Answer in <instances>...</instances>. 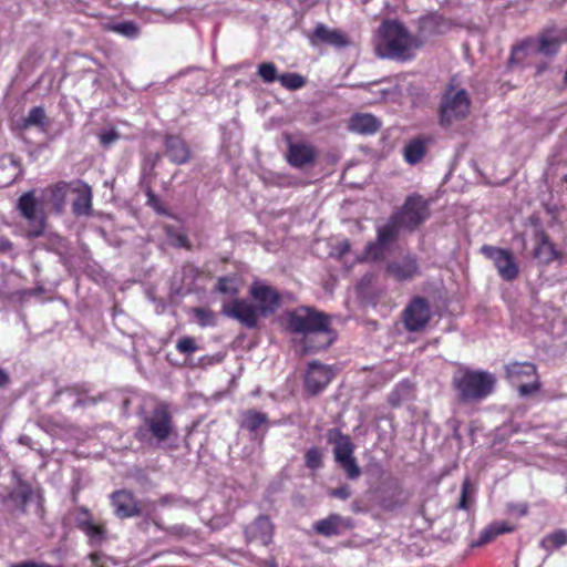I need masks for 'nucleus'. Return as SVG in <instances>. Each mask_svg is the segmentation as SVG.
<instances>
[{"label": "nucleus", "mask_w": 567, "mask_h": 567, "mask_svg": "<svg viewBox=\"0 0 567 567\" xmlns=\"http://www.w3.org/2000/svg\"><path fill=\"white\" fill-rule=\"evenodd\" d=\"M287 328L301 334L307 352L327 349L336 339L328 316L309 307H298L287 312Z\"/></svg>", "instance_id": "nucleus-1"}, {"label": "nucleus", "mask_w": 567, "mask_h": 567, "mask_svg": "<svg viewBox=\"0 0 567 567\" xmlns=\"http://www.w3.org/2000/svg\"><path fill=\"white\" fill-rule=\"evenodd\" d=\"M420 43L410 35L403 24L395 20L385 21L379 30L375 52L383 59L406 60Z\"/></svg>", "instance_id": "nucleus-2"}, {"label": "nucleus", "mask_w": 567, "mask_h": 567, "mask_svg": "<svg viewBox=\"0 0 567 567\" xmlns=\"http://www.w3.org/2000/svg\"><path fill=\"white\" fill-rule=\"evenodd\" d=\"M495 384V375L482 370L461 369L453 377V385L463 402L482 401L493 393Z\"/></svg>", "instance_id": "nucleus-3"}, {"label": "nucleus", "mask_w": 567, "mask_h": 567, "mask_svg": "<svg viewBox=\"0 0 567 567\" xmlns=\"http://www.w3.org/2000/svg\"><path fill=\"white\" fill-rule=\"evenodd\" d=\"M328 442L333 444L334 461L344 471L349 480H357L361 475V468L357 463L354 444L349 435L343 434L339 429H330L327 433Z\"/></svg>", "instance_id": "nucleus-4"}, {"label": "nucleus", "mask_w": 567, "mask_h": 567, "mask_svg": "<svg viewBox=\"0 0 567 567\" xmlns=\"http://www.w3.org/2000/svg\"><path fill=\"white\" fill-rule=\"evenodd\" d=\"M173 420L166 404H158L152 413L144 419L143 425L136 431V437L140 441H148L152 437L157 442H163L169 437L173 432Z\"/></svg>", "instance_id": "nucleus-5"}, {"label": "nucleus", "mask_w": 567, "mask_h": 567, "mask_svg": "<svg viewBox=\"0 0 567 567\" xmlns=\"http://www.w3.org/2000/svg\"><path fill=\"white\" fill-rule=\"evenodd\" d=\"M402 229L414 230L430 216L429 202L419 194L410 195L393 215Z\"/></svg>", "instance_id": "nucleus-6"}, {"label": "nucleus", "mask_w": 567, "mask_h": 567, "mask_svg": "<svg viewBox=\"0 0 567 567\" xmlns=\"http://www.w3.org/2000/svg\"><path fill=\"white\" fill-rule=\"evenodd\" d=\"M17 208L31 227L29 237H40L44 233L47 218L42 199L38 200L35 192L29 190L19 197Z\"/></svg>", "instance_id": "nucleus-7"}, {"label": "nucleus", "mask_w": 567, "mask_h": 567, "mask_svg": "<svg viewBox=\"0 0 567 567\" xmlns=\"http://www.w3.org/2000/svg\"><path fill=\"white\" fill-rule=\"evenodd\" d=\"M506 379L516 386L520 396H527L538 391L539 382L536 367L529 362H513L505 365Z\"/></svg>", "instance_id": "nucleus-8"}, {"label": "nucleus", "mask_w": 567, "mask_h": 567, "mask_svg": "<svg viewBox=\"0 0 567 567\" xmlns=\"http://www.w3.org/2000/svg\"><path fill=\"white\" fill-rule=\"evenodd\" d=\"M471 100L464 89H450L441 102V121L450 124L464 118L470 113Z\"/></svg>", "instance_id": "nucleus-9"}, {"label": "nucleus", "mask_w": 567, "mask_h": 567, "mask_svg": "<svg viewBox=\"0 0 567 567\" xmlns=\"http://www.w3.org/2000/svg\"><path fill=\"white\" fill-rule=\"evenodd\" d=\"M221 312L248 329L256 328L261 317L256 305L247 299H234L224 303Z\"/></svg>", "instance_id": "nucleus-10"}, {"label": "nucleus", "mask_w": 567, "mask_h": 567, "mask_svg": "<svg viewBox=\"0 0 567 567\" xmlns=\"http://www.w3.org/2000/svg\"><path fill=\"white\" fill-rule=\"evenodd\" d=\"M430 303L425 298L415 297L405 307L402 319L408 331L417 332L423 330L431 319Z\"/></svg>", "instance_id": "nucleus-11"}, {"label": "nucleus", "mask_w": 567, "mask_h": 567, "mask_svg": "<svg viewBox=\"0 0 567 567\" xmlns=\"http://www.w3.org/2000/svg\"><path fill=\"white\" fill-rule=\"evenodd\" d=\"M249 295L256 302L261 317H268L275 313L281 305L279 292L271 286L261 281H254L249 288Z\"/></svg>", "instance_id": "nucleus-12"}, {"label": "nucleus", "mask_w": 567, "mask_h": 567, "mask_svg": "<svg viewBox=\"0 0 567 567\" xmlns=\"http://www.w3.org/2000/svg\"><path fill=\"white\" fill-rule=\"evenodd\" d=\"M481 250L494 262L498 275L504 280L512 281L517 278L519 272L518 265L509 250L494 246H483Z\"/></svg>", "instance_id": "nucleus-13"}, {"label": "nucleus", "mask_w": 567, "mask_h": 567, "mask_svg": "<svg viewBox=\"0 0 567 567\" xmlns=\"http://www.w3.org/2000/svg\"><path fill=\"white\" fill-rule=\"evenodd\" d=\"M401 229V225H399L394 217L391 216L385 225L379 227L377 241L369 243L367 245L364 250L365 258L371 260H378L382 258L384 250L398 238L399 231Z\"/></svg>", "instance_id": "nucleus-14"}, {"label": "nucleus", "mask_w": 567, "mask_h": 567, "mask_svg": "<svg viewBox=\"0 0 567 567\" xmlns=\"http://www.w3.org/2000/svg\"><path fill=\"white\" fill-rule=\"evenodd\" d=\"M114 513L120 518L141 516L145 513V506L137 501L133 493L122 489L116 491L111 496Z\"/></svg>", "instance_id": "nucleus-15"}, {"label": "nucleus", "mask_w": 567, "mask_h": 567, "mask_svg": "<svg viewBox=\"0 0 567 567\" xmlns=\"http://www.w3.org/2000/svg\"><path fill=\"white\" fill-rule=\"evenodd\" d=\"M318 151L311 144H289L286 159L298 169H309L317 163Z\"/></svg>", "instance_id": "nucleus-16"}, {"label": "nucleus", "mask_w": 567, "mask_h": 567, "mask_svg": "<svg viewBox=\"0 0 567 567\" xmlns=\"http://www.w3.org/2000/svg\"><path fill=\"white\" fill-rule=\"evenodd\" d=\"M332 370L317 361L309 363L305 377V385L308 392L312 395L320 393L332 380Z\"/></svg>", "instance_id": "nucleus-17"}, {"label": "nucleus", "mask_w": 567, "mask_h": 567, "mask_svg": "<svg viewBox=\"0 0 567 567\" xmlns=\"http://www.w3.org/2000/svg\"><path fill=\"white\" fill-rule=\"evenodd\" d=\"M352 528V518L339 514H330L328 517L319 519L313 524V530L324 537L338 536Z\"/></svg>", "instance_id": "nucleus-18"}, {"label": "nucleus", "mask_w": 567, "mask_h": 567, "mask_svg": "<svg viewBox=\"0 0 567 567\" xmlns=\"http://www.w3.org/2000/svg\"><path fill=\"white\" fill-rule=\"evenodd\" d=\"M248 542H256L264 546L271 543L274 536V525L268 516L260 515L245 529Z\"/></svg>", "instance_id": "nucleus-19"}, {"label": "nucleus", "mask_w": 567, "mask_h": 567, "mask_svg": "<svg viewBox=\"0 0 567 567\" xmlns=\"http://www.w3.org/2000/svg\"><path fill=\"white\" fill-rule=\"evenodd\" d=\"M386 272L396 280H409L419 272V265L414 257L405 256L401 260L389 262Z\"/></svg>", "instance_id": "nucleus-20"}, {"label": "nucleus", "mask_w": 567, "mask_h": 567, "mask_svg": "<svg viewBox=\"0 0 567 567\" xmlns=\"http://www.w3.org/2000/svg\"><path fill=\"white\" fill-rule=\"evenodd\" d=\"M348 127L351 132L362 135H369L379 131V128L381 127V122L378 117H375L372 114H354L349 120Z\"/></svg>", "instance_id": "nucleus-21"}, {"label": "nucleus", "mask_w": 567, "mask_h": 567, "mask_svg": "<svg viewBox=\"0 0 567 567\" xmlns=\"http://www.w3.org/2000/svg\"><path fill=\"white\" fill-rule=\"evenodd\" d=\"M68 185L64 182H60L53 186H50L42 190V204L52 205V208L58 214L62 213L65 206V196H66Z\"/></svg>", "instance_id": "nucleus-22"}, {"label": "nucleus", "mask_w": 567, "mask_h": 567, "mask_svg": "<svg viewBox=\"0 0 567 567\" xmlns=\"http://www.w3.org/2000/svg\"><path fill=\"white\" fill-rule=\"evenodd\" d=\"M535 241L534 258L543 264H549L558 257V251L549 241V237L545 231L538 230L535 235Z\"/></svg>", "instance_id": "nucleus-23"}, {"label": "nucleus", "mask_w": 567, "mask_h": 567, "mask_svg": "<svg viewBox=\"0 0 567 567\" xmlns=\"http://www.w3.org/2000/svg\"><path fill=\"white\" fill-rule=\"evenodd\" d=\"M76 197L72 203V212L75 216H89L92 212V190L83 184L75 189Z\"/></svg>", "instance_id": "nucleus-24"}, {"label": "nucleus", "mask_w": 567, "mask_h": 567, "mask_svg": "<svg viewBox=\"0 0 567 567\" xmlns=\"http://www.w3.org/2000/svg\"><path fill=\"white\" fill-rule=\"evenodd\" d=\"M51 125L52 122L42 106L32 107L22 120V126L24 128L37 127L41 132H47Z\"/></svg>", "instance_id": "nucleus-25"}, {"label": "nucleus", "mask_w": 567, "mask_h": 567, "mask_svg": "<svg viewBox=\"0 0 567 567\" xmlns=\"http://www.w3.org/2000/svg\"><path fill=\"white\" fill-rule=\"evenodd\" d=\"M513 530L514 526L509 525L508 523L495 522L481 533L477 545H485L492 542L496 536L502 535L504 533H511Z\"/></svg>", "instance_id": "nucleus-26"}, {"label": "nucleus", "mask_w": 567, "mask_h": 567, "mask_svg": "<svg viewBox=\"0 0 567 567\" xmlns=\"http://www.w3.org/2000/svg\"><path fill=\"white\" fill-rule=\"evenodd\" d=\"M315 37L323 42L342 47L346 44L344 35L336 30H331L323 24H319L315 29Z\"/></svg>", "instance_id": "nucleus-27"}, {"label": "nucleus", "mask_w": 567, "mask_h": 567, "mask_svg": "<svg viewBox=\"0 0 567 567\" xmlns=\"http://www.w3.org/2000/svg\"><path fill=\"white\" fill-rule=\"evenodd\" d=\"M268 422L266 413L248 410L243 415L241 427L249 432H256L261 425Z\"/></svg>", "instance_id": "nucleus-28"}, {"label": "nucleus", "mask_w": 567, "mask_h": 567, "mask_svg": "<svg viewBox=\"0 0 567 567\" xmlns=\"http://www.w3.org/2000/svg\"><path fill=\"white\" fill-rule=\"evenodd\" d=\"M564 545H567L566 529H557L546 535L539 543V546L548 551V554L551 553L553 548H559Z\"/></svg>", "instance_id": "nucleus-29"}, {"label": "nucleus", "mask_w": 567, "mask_h": 567, "mask_svg": "<svg viewBox=\"0 0 567 567\" xmlns=\"http://www.w3.org/2000/svg\"><path fill=\"white\" fill-rule=\"evenodd\" d=\"M426 152V144H405L403 157L409 164L415 165L421 162Z\"/></svg>", "instance_id": "nucleus-30"}, {"label": "nucleus", "mask_w": 567, "mask_h": 567, "mask_svg": "<svg viewBox=\"0 0 567 567\" xmlns=\"http://www.w3.org/2000/svg\"><path fill=\"white\" fill-rule=\"evenodd\" d=\"M165 155L175 164H184L189 158L187 144H167Z\"/></svg>", "instance_id": "nucleus-31"}, {"label": "nucleus", "mask_w": 567, "mask_h": 567, "mask_svg": "<svg viewBox=\"0 0 567 567\" xmlns=\"http://www.w3.org/2000/svg\"><path fill=\"white\" fill-rule=\"evenodd\" d=\"M278 81L288 90H298L306 84L305 78L298 73H284L278 78Z\"/></svg>", "instance_id": "nucleus-32"}, {"label": "nucleus", "mask_w": 567, "mask_h": 567, "mask_svg": "<svg viewBox=\"0 0 567 567\" xmlns=\"http://www.w3.org/2000/svg\"><path fill=\"white\" fill-rule=\"evenodd\" d=\"M83 393H84V389L82 386H79V385H73V386H68V388L59 389V390H56L53 393V395L51 398V402L52 403H58L61 400L62 395H69V396L76 398L74 404H78L80 402V396Z\"/></svg>", "instance_id": "nucleus-33"}, {"label": "nucleus", "mask_w": 567, "mask_h": 567, "mask_svg": "<svg viewBox=\"0 0 567 567\" xmlns=\"http://www.w3.org/2000/svg\"><path fill=\"white\" fill-rule=\"evenodd\" d=\"M560 42L553 37H543L539 40V52L546 54V55H553L556 54L559 50Z\"/></svg>", "instance_id": "nucleus-34"}, {"label": "nucleus", "mask_w": 567, "mask_h": 567, "mask_svg": "<svg viewBox=\"0 0 567 567\" xmlns=\"http://www.w3.org/2000/svg\"><path fill=\"white\" fill-rule=\"evenodd\" d=\"M306 466L311 470H317L322 466V452L318 447H311L305 455Z\"/></svg>", "instance_id": "nucleus-35"}, {"label": "nucleus", "mask_w": 567, "mask_h": 567, "mask_svg": "<svg viewBox=\"0 0 567 567\" xmlns=\"http://www.w3.org/2000/svg\"><path fill=\"white\" fill-rule=\"evenodd\" d=\"M258 75L266 83H272L274 81L278 80V78H279V76H277V68L271 62L259 64Z\"/></svg>", "instance_id": "nucleus-36"}, {"label": "nucleus", "mask_w": 567, "mask_h": 567, "mask_svg": "<svg viewBox=\"0 0 567 567\" xmlns=\"http://www.w3.org/2000/svg\"><path fill=\"white\" fill-rule=\"evenodd\" d=\"M216 289L225 295L236 296L238 293V287L235 279L230 277H220L217 281Z\"/></svg>", "instance_id": "nucleus-37"}, {"label": "nucleus", "mask_w": 567, "mask_h": 567, "mask_svg": "<svg viewBox=\"0 0 567 567\" xmlns=\"http://www.w3.org/2000/svg\"><path fill=\"white\" fill-rule=\"evenodd\" d=\"M112 30L131 39H134L138 35V28L133 22L117 23L112 27Z\"/></svg>", "instance_id": "nucleus-38"}, {"label": "nucleus", "mask_w": 567, "mask_h": 567, "mask_svg": "<svg viewBox=\"0 0 567 567\" xmlns=\"http://www.w3.org/2000/svg\"><path fill=\"white\" fill-rule=\"evenodd\" d=\"M177 350L183 354H193L197 351L198 347L192 337H183L177 341Z\"/></svg>", "instance_id": "nucleus-39"}, {"label": "nucleus", "mask_w": 567, "mask_h": 567, "mask_svg": "<svg viewBox=\"0 0 567 567\" xmlns=\"http://www.w3.org/2000/svg\"><path fill=\"white\" fill-rule=\"evenodd\" d=\"M472 493H473V489H472V486H471V482L466 477L463 481V484H462L461 497H460V502L457 504V508H460V509H467L468 508V506H470L468 497H470V495Z\"/></svg>", "instance_id": "nucleus-40"}, {"label": "nucleus", "mask_w": 567, "mask_h": 567, "mask_svg": "<svg viewBox=\"0 0 567 567\" xmlns=\"http://www.w3.org/2000/svg\"><path fill=\"white\" fill-rule=\"evenodd\" d=\"M81 527L90 538H101L104 533L101 526L95 525L91 520L82 522Z\"/></svg>", "instance_id": "nucleus-41"}, {"label": "nucleus", "mask_w": 567, "mask_h": 567, "mask_svg": "<svg viewBox=\"0 0 567 567\" xmlns=\"http://www.w3.org/2000/svg\"><path fill=\"white\" fill-rule=\"evenodd\" d=\"M194 312L200 326H210L215 323V317L212 311L204 308H195Z\"/></svg>", "instance_id": "nucleus-42"}, {"label": "nucleus", "mask_w": 567, "mask_h": 567, "mask_svg": "<svg viewBox=\"0 0 567 567\" xmlns=\"http://www.w3.org/2000/svg\"><path fill=\"white\" fill-rule=\"evenodd\" d=\"M329 495L346 501L352 495V492L349 485H342L330 489Z\"/></svg>", "instance_id": "nucleus-43"}, {"label": "nucleus", "mask_w": 567, "mask_h": 567, "mask_svg": "<svg viewBox=\"0 0 567 567\" xmlns=\"http://www.w3.org/2000/svg\"><path fill=\"white\" fill-rule=\"evenodd\" d=\"M408 392V385L401 384L395 391H393L389 396V402L392 406H399L401 403L400 393Z\"/></svg>", "instance_id": "nucleus-44"}, {"label": "nucleus", "mask_w": 567, "mask_h": 567, "mask_svg": "<svg viewBox=\"0 0 567 567\" xmlns=\"http://www.w3.org/2000/svg\"><path fill=\"white\" fill-rule=\"evenodd\" d=\"M121 136L120 134L117 133V131L114 128V127H107L105 128L100 138L101 141L100 142H114L116 140H118Z\"/></svg>", "instance_id": "nucleus-45"}, {"label": "nucleus", "mask_w": 567, "mask_h": 567, "mask_svg": "<svg viewBox=\"0 0 567 567\" xmlns=\"http://www.w3.org/2000/svg\"><path fill=\"white\" fill-rule=\"evenodd\" d=\"M9 162L13 167L14 169L17 171V173L14 174V177L13 179L20 174V169H19V163L18 161L16 159V157L13 155H6L1 158V163L2 165H6V163Z\"/></svg>", "instance_id": "nucleus-46"}, {"label": "nucleus", "mask_w": 567, "mask_h": 567, "mask_svg": "<svg viewBox=\"0 0 567 567\" xmlns=\"http://www.w3.org/2000/svg\"><path fill=\"white\" fill-rule=\"evenodd\" d=\"M13 249V244L6 237H0V254L10 252Z\"/></svg>", "instance_id": "nucleus-47"}, {"label": "nucleus", "mask_w": 567, "mask_h": 567, "mask_svg": "<svg viewBox=\"0 0 567 567\" xmlns=\"http://www.w3.org/2000/svg\"><path fill=\"white\" fill-rule=\"evenodd\" d=\"M350 250L349 240H342L337 247V256L340 258Z\"/></svg>", "instance_id": "nucleus-48"}, {"label": "nucleus", "mask_w": 567, "mask_h": 567, "mask_svg": "<svg viewBox=\"0 0 567 567\" xmlns=\"http://www.w3.org/2000/svg\"><path fill=\"white\" fill-rule=\"evenodd\" d=\"M9 381L10 378L8 373L4 370L0 369V389L4 388L9 383Z\"/></svg>", "instance_id": "nucleus-49"}, {"label": "nucleus", "mask_w": 567, "mask_h": 567, "mask_svg": "<svg viewBox=\"0 0 567 567\" xmlns=\"http://www.w3.org/2000/svg\"><path fill=\"white\" fill-rule=\"evenodd\" d=\"M526 50V47L525 45H518L516 47L513 52H512V55H511V62H514L515 59Z\"/></svg>", "instance_id": "nucleus-50"}, {"label": "nucleus", "mask_w": 567, "mask_h": 567, "mask_svg": "<svg viewBox=\"0 0 567 567\" xmlns=\"http://www.w3.org/2000/svg\"><path fill=\"white\" fill-rule=\"evenodd\" d=\"M176 245L178 247H185L187 245V238L185 235L178 234L176 236Z\"/></svg>", "instance_id": "nucleus-51"}, {"label": "nucleus", "mask_w": 567, "mask_h": 567, "mask_svg": "<svg viewBox=\"0 0 567 567\" xmlns=\"http://www.w3.org/2000/svg\"><path fill=\"white\" fill-rule=\"evenodd\" d=\"M19 442H20L21 444H23V445H28V446H30V445H31V443H32V439H31L30 436H28V435H21V436L19 437Z\"/></svg>", "instance_id": "nucleus-52"}, {"label": "nucleus", "mask_w": 567, "mask_h": 567, "mask_svg": "<svg viewBox=\"0 0 567 567\" xmlns=\"http://www.w3.org/2000/svg\"><path fill=\"white\" fill-rule=\"evenodd\" d=\"M515 509H517L518 514L520 516H524L527 514V506L526 505H519L517 507H515Z\"/></svg>", "instance_id": "nucleus-53"}, {"label": "nucleus", "mask_w": 567, "mask_h": 567, "mask_svg": "<svg viewBox=\"0 0 567 567\" xmlns=\"http://www.w3.org/2000/svg\"><path fill=\"white\" fill-rule=\"evenodd\" d=\"M299 183L297 179H293V178H289L287 182L285 183H281V185H286V186H297Z\"/></svg>", "instance_id": "nucleus-54"}, {"label": "nucleus", "mask_w": 567, "mask_h": 567, "mask_svg": "<svg viewBox=\"0 0 567 567\" xmlns=\"http://www.w3.org/2000/svg\"><path fill=\"white\" fill-rule=\"evenodd\" d=\"M90 557H91L93 563H95L97 560V555L96 554H91Z\"/></svg>", "instance_id": "nucleus-55"}, {"label": "nucleus", "mask_w": 567, "mask_h": 567, "mask_svg": "<svg viewBox=\"0 0 567 567\" xmlns=\"http://www.w3.org/2000/svg\"><path fill=\"white\" fill-rule=\"evenodd\" d=\"M564 83L567 84V70L564 73Z\"/></svg>", "instance_id": "nucleus-56"}]
</instances>
